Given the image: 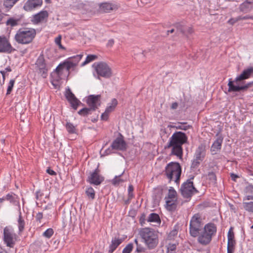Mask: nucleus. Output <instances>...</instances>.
Returning <instances> with one entry per match:
<instances>
[{"label":"nucleus","mask_w":253,"mask_h":253,"mask_svg":"<svg viewBox=\"0 0 253 253\" xmlns=\"http://www.w3.org/2000/svg\"><path fill=\"white\" fill-rule=\"evenodd\" d=\"M18 218L17 219V226L18 229V233L20 234L22 233L25 229V221L22 216L21 210L18 211Z\"/></svg>","instance_id":"nucleus-27"},{"label":"nucleus","mask_w":253,"mask_h":253,"mask_svg":"<svg viewBox=\"0 0 253 253\" xmlns=\"http://www.w3.org/2000/svg\"><path fill=\"white\" fill-rule=\"evenodd\" d=\"M202 227V219L200 213L193 215L190 221L189 233L193 237L198 236Z\"/></svg>","instance_id":"nucleus-10"},{"label":"nucleus","mask_w":253,"mask_h":253,"mask_svg":"<svg viewBox=\"0 0 253 253\" xmlns=\"http://www.w3.org/2000/svg\"><path fill=\"white\" fill-rule=\"evenodd\" d=\"M91 110H92L90 108H84L78 112V114L83 116H86L90 114Z\"/></svg>","instance_id":"nucleus-42"},{"label":"nucleus","mask_w":253,"mask_h":253,"mask_svg":"<svg viewBox=\"0 0 253 253\" xmlns=\"http://www.w3.org/2000/svg\"><path fill=\"white\" fill-rule=\"evenodd\" d=\"M117 104V100L115 98H113L112 99L111 103H109L108 104V106H107L105 110H107V112H111L114 110Z\"/></svg>","instance_id":"nucleus-34"},{"label":"nucleus","mask_w":253,"mask_h":253,"mask_svg":"<svg viewBox=\"0 0 253 253\" xmlns=\"http://www.w3.org/2000/svg\"><path fill=\"white\" fill-rule=\"evenodd\" d=\"M19 0H4L3 5L5 8L10 9Z\"/></svg>","instance_id":"nucleus-38"},{"label":"nucleus","mask_w":253,"mask_h":253,"mask_svg":"<svg viewBox=\"0 0 253 253\" xmlns=\"http://www.w3.org/2000/svg\"><path fill=\"white\" fill-rule=\"evenodd\" d=\"M203 230L208 233L209 235H211V237L214 236L217 232V227L216 225L212 222H210L206 224L203 228Z\"/></svg>","instance_id":"nucleus-25"},{"label":"nucleus","mask_w":253,"mask_h":253,"mask_svg":"<svg viewBox=\"0 0 253 253\" xmlns=\"http://www.w3.org/2000/svg\"><path fill=\"white\" fill-rule=\"evenodd\" d=\"M123 241V238L119 237L113 238L111 242V244L109 246L108 253H113Z\"/></svg>","instance_id":"nucleus-24"},{"label":"nucleus","mask_w":253,"mask_h":253,"mask_svg":"<svg viewBox=\"0 0 253 253\" xmlns=\"http://www.w3.org/2000/svg\"><path fill=\"white\" fill-rule=\"evenodd\" d=\"M18 239V236L11 226L3 228L2 241L3 244L9 248H13Z\"/></svg>","instance_id":"nucleus-7"},{"label":"nucleus","mask_w":253,"mask_h":253,"mask_svg":"<svg viewBox=\"0 0 253 253\" xmlns=\"http://www.w3.org/2000/svg\"><path fill=\"white\" fill-rule=\"evenodd\" d=\"M68 73L66 72V67L61 62L50 74V82L55 88L60 86L62 80L64 79Z\"/></svg>","instance_id":"nucleus-6"},{"label":"nucleus","mask_w":253,"mask_h":253,"mask_svg":"<svg viewBox=\"0 0 253 253\" xmlns=\"http://www.w3.org/2000/svg\"><path fill=\"white\" fill-rule=\"evenodd\" d=\"M113 149H112L111 147H110V148H108V149L105 150V151H104V155H109V154L112 153Z\"/></svg>","instance_id":"nucleus-58"},{"label":"nucleus","mask_w":253,"mask_h":253,"mask_svg":"<svg viewBox=\"0 0 253 253\" xmlns=\"http://www.w3.org/2000/svg\"><path fill=\"white\" fill-rule=\"evenodd\" d=\"M168 196L169 197V199L176 198V192L173 187H170L169 190Z\"/></svg>","instance_id":"nucleus-46"},{"label":"nucleus","mask_w":253,"mask_h":253,"mask_svg":"<svg viewBox=\"0 0 253 253\" xmlns=\"http://www.w3.org/2000/svg\"><path fill=\"white\" fill-rule=\"evenodd\" d=\"M6 200L13 206L16 207L17 211H21L19 197L13 192H10L6 195Z\"/></svg>","instance_id":"nucleus-19"},{"label":"nucleus","mask_w":253,"mask_h":253,"mask_svg":"<svg viewBox=\"0 0 253 253\" xmlns=\"http://www.w3.org/2000/svg\"><path fill=\"white\" fill-rule=\"evenodd\" d=\"M176 249V245L175 244H169L168 246V250L169 251H174Z\"/></svg>","instance_id":"nucleus-55"},{"label":"nucleus","mask_w":253,"mask_h":253,"mask_svg":"<svg viewBox=\"0 0 253 253\" xmlns=\"http://www.w3.org/2000/svg\"><path fill=\"white\" fill-rule=\"evenodd\" d=\"M178 107V103L177 102H173L172 103L171 108L172 109H176Z\"/></svg>","instance_id":"nucleus-62"},{"label":"nucleus","mask_w":253,"mask_h":253,"mask_svg":"<svg viewBox=\"0 0 253 253\" xmlns=\"http://www.w3.org/2000/svg\"><path fill=\"white\" fill-rule=\"evenodd\" d=\"M110 113L109 112H107V110H105V112L101 115V119L105 121L107 120Z\"/></svg>","instance_id":"nucleus-56"},{"label":"nucleus","mask_w":253,"mask_h":253,"mask_svg":"<svg viewBox=\"0 0 253 253\" xmlns=\"http://www.w3.org/2000/svg\"><path fill=\"white\" fill-rule=\"evenodd\" d=\"M111 147L117 150L125 151L126 149V143L122 134L117 137L112 143Z\"/></svg>","instance_id":"nucleus-18"},{"label":"nucleus","mask_w":253,"mask_h":253,"mask_svg":"<svg viewBox=\"0 0 253 253\" xmlns=\"http://www.w3.org/2000/svg\"><path fill=\"white\" fill-rule=\"evenodd\" d=\"M223 140V137L222 135H220L217 137L211 148V151L212 155L216 154L220 151L221 149Z\"/></svg>","instance_id":"nucleus-22"},{"label":"nucleus","mask_w":253,"mask_h":253,"mask_svg":"<svg viewBox=\"0 0 253 253\" xmlns=\"http://www.w3.org/2000/svg\"><path fill=\"white\" fill-rule=\"evenodd\" d=\"M134 195L133 192H128V200H130L132 199Z\"/></svg>","instance_id":"nucleus-64"},{"label":"nucleus","mask_w":253,"mask_h":253,"mask_svg":"<svg viewBox=\"0 0 253 253\" xmlns=\"http://www.w3.org/2000/svg\"><path fill=\"white\" fill-rule=\"evenodd\" d=\"M97 56L95 55H93V54L88 55L86 56L85 61L81 64V67L84 66L86 64L95 60V59H97Z\"/></svg>","instance_id":"nucleus-36"},{"label":"nucleus","mask_w":253,"mask_h":253,"mask_svg":"<svg viewBox=\"0 0 253 253\" xmlns=\"http://www.w3.org/2000/svg\"><path fill=\"white\" fill-rule=\"evenodd\" d=\"M139 234L147 248H155L159 243L158 234L154 229L145 227L140 229Z\"/></svg>","instance_id":"nucleus-3"},{"label":"nucleus","mask_w":253,"mask_h":253,"mask_svg":"<svg viewBox=\"0 0 253 253\" xmlns=\"http://www.w3.org/2000/svg\"><path fill=\"white\" fill-rule=\"evenodd\" d=\"M61 39L62 36L59 35L55 39L54 42L55 44L58 46L60 49L65 50L66 49L65 47L61 44Z\"/></svg>","instance_id":"nucleus-40"},{"label":"nucleus","mask_w":253,"mask_h":253,"mask_svg":"<svg viewBox=\"0 0 253 253\" xmlns=\"http://www.w3.org/2000/svg\"><path fill=\"white\" fill-rule=\"evenodd\" d=\"M65 96L71 104V106L77 110L78 106L81 103V101L75 96L69 88L66 89Z\"/></svg>","instance_id":"nucleus-16"},{"label":"nucleus","mask_w":253,"mask_h":253,"mask_svg":"<svg viewBox=\"0 0 253 253\" xmlns=\"http://www.w3.org/2000/svg\"><path fill=\"white\" fill-rule=\"evenodd\" d=\"M133 248V243H128L123 250L122 253H130L132 252Z\"/></svg>","instance_id":"nucleus-43"},{"label":"nucleus","mask_w":253,"mask_h":253,"mask_svg":"<svg viewBox=\"0 0 253 253\" xmlns=\"http://www.w3.org/2000/svg\"><path fill=\"white\" fill-rule=\"evenodd\" d=\"M234 234L233 232L232 231V228L231 227L228 232L227 239H228V240H234Z\"/></svg>","instance_id":"nucleus-52"},{"label":"nucleus","mask_w":253,"mask_h":253,"mask_svg":"<svg viewBox=\"0 0 253 253\" xmlns=\"http://www.w3.org/2000/svg\"><path fill=\"white\" fill-rule=\"evenodd\" d=\"M6 24L11 27H14L18 24V21L17 20L10 18L7 21Z\"/></svg>","instance_id":"nucleus-48"},{"label":"nucleus","mask_w":253,"mask_h":253,"mask_svg":"<svg viewBox=\"0 0 253 253\" xmlns=\"http://www.w3.org/2000/svg\"><path fill=\"white\" fill-rule=\"evenodd\" d=\"M15 50L5 36H0V53H11Z\"/></svg>","instance_id":"nucleus-15"},{"label":"nucleus","mask_w":253,"mask_h":253,"mask_svg":"<svg viewBox=\"0 0 253 253\" xmlns=\"http://www.w3.org/2000/svg\"><path fill=\"white\" fill-rule=\"evenodd\" d=\"M83 56V54H78L73 56L65 60L62 63L66 67V72L68 75L70 74V70L77 66L79 61L81 60Z\"/></svg>","instance_id":"nucleus-13"},{"label":"nucleus","mask_w":253,"mask_h":253,"mask_svg":"<svg viewBox=\"0 0 253 253\" xmlns=\"http://www.w3.org/2000/svg\"><path fill=\"white\" fill-rule=\"evenodd\" d=\"M51 67V64L45 62L43 55L42 54L38 57L35 63V69L37 72L43 78H46L47 77L48 71Z\"/></svg>","instance_id":"nucleus-11"},{"label":"nucleus","mask_w":253,"mask_h":253,"mask_svg":"<svg viewBox=\"0 0 253 253\" xmlns=\"http://www.w3.org/2000/svg\"><path fill=\"white\" fill-rule=\"evenodd\" d=\"M176 27L177 31L185 35L191 34L194 32L193 29L191 27L185 26L180 24H177Z\"/></svg>","instance_id":"nucleus-28"},{"label":"nucleus","mask_w":253,"mask_h":253,"mask_svg":"<svg viewBox=\"0 0 253 253\" xmlns=\"http://www.w3.org/2000/svg\"><path fill=\"white\" fill-rule=\"evenodd\" d=\"M253 74V68L250 67L245 69L242 73L236 77L234 81L231 79H229L228 84V92H237L242 91L243 92L247 90L252 91L253 90V82L240 83L242 81L248 79Z\"/></svg>","instance_id":"nucleus-1"},{"label":"nucleus","mask_w":253,"mask_h":253,"mask_svg":"<svg viewBox=\"0 0 253 253\" xmlns=\"http://www.w3.org/2000/svg\"><path fill=\"white\" fill-rule=\"evenodd\" d=\"M36 35L35 29L23 27L20 28L16 32L14 39L20 44H29L32 42Z\"/></svg>","instance_id":"nucleus-4"},{"label":"nucleus","mask_w":253,"mask_h":253,"mask_svg":"<svg viewBox=\"0 0 253 253\" xmlns=\"http://www.w3.org/2000/svg\"><path fill=\"white\" fill-rule=\"evenodd\" d=\"M123 174L122 173L119 176H116L112 180V183L114 185L119 184L120 182H122L123 180L120 178V177Z\"/></svg>","instance_id":"nucleus-50"},{"label":"nucleus","mask_w":253,"mask_h":253,"mask_svg":"<svg viewBox=\"0 0 253 253\" xmlns=\"http://www.w3.org/2000/svg\"><path fill=\"white\" fill-rule=\"evenodd\" d=\"M186 122H178L177 125L174 127L177 129H182L186 130L190 128L191 126L190 125H186Z\"/></svg>","instance_id":"nucleus-35"},{"label":"nucleus","mask_w":253,"mask_h":253,"mask_svg":"<svg viewBox=\"0 0 253 253\" xmlns=\"http://www.w3.org/2000/svg\"><path fill=\"white\" fill-rule=\"evenodd\" d=\"M230 176L231 177L232 180L235 181H236V179L238 177V176L237 174H234L233 173H231Z\"/></svg>","instance_id":"nucleus-61"},{"label":"nucleus","mask_w":253,"mask_h":253,"mask_svg":"<svg viewBox=\"0 0 253 253\" xmlns=\"http://www.w3.org/2000/svg\"><path fill=\"white\" fill-rule=\"evenodd\" d=\"M147 221L150 222H161L159 215L156 213H151L149 215L147 219Z\"/></svg>","instance_id":"nucleus-33"},{"label":"nucleus","mask_w":253,"mask_h":253,"mask_svg":"<svg viewBox=\"0 0 253 253\" xmlns=\"http://www.w3.org/2000/svg\"><path fill=\"white\" fill-rule=\"evenodd\" d=\"M202 162L200 160H197L196 159H194L192 161L191 168L193 169L197 168L200 164V162Z\"/></svg>","instance_id":"nucleus-51"},{"label":"nucleus","mask_w":253,"mask_h":253,"mask_svg":"<svg viewBox=\"0 0 253 253\" xmlns=\"http://www.w3.org/2000/svg\"><path fill=\"white\" fill-rule=\"evenodd\" d=\"M208 178L212 182H215L216 181V177L215 173L213 172H209L208 174Z\"/></svg>","instance_id":"nucleus-49"},{"label":"nucleus","mask_w":253,"mask_h":253,"mask_svg":"<svg viewBox=\"0 0 253 253\" xmlns=\"http://www.w3.org/2000/svg\"><path fill=\"white\" fill-rule=\"evenodd\" d=\"M11 71V69L10 67H7L4 69V70L1 71L0 72L2 76V78L3 80L5 79V74H6V72H10Z\"/></svg>","instance_id":"nucleus-53"},{"label":"nucleus","mask_w":253,"mask_h":253,"mask_svg":"<svg viewBox=\"0 0 253 253\" xmlns=\"http://www.w3.org/2000/svg\"><path fill=\"white\" fill-rule=\"evenodd\" d=\"M43 217V214L41 212H39L37 213L35 218L37 221H39L40 223L41 222V219Z\"/></svg>","instance_id":"nucleus-54"},{"label":"nucleus","mask_w":253,"mask_h":253,"mask_svg":"<svg viewBox=\"0 0 253 253\" xmlns=\"http://www.w3.org/2000/svg\"><path fill=\"white\" fill-rule=\"evenodd\" d=\"M42 0H27L23 6V9L27 12H32L40 8L42 5Z\"/></svg>","instance_id":"nucleus-14"},{"label":"nucleus","mask_w":253,"mask_h":253,"mask_svg":"<svg viewBox=\"0 0 253 253\" xmlns=\"http://www.w3.org/2000/svg\"><path fill=\"white\" fill-rule=\"evenodd\" d=\"M114 43V40L113 39H111L109 40L108 43H107V46H112Z\"/></svg>","instance_id":"nucleus-63"},{"label":"nucleus","mask_w":253,"mask_h":253,"mask_svg":"<svg viewBox=\"0 0 253 253\" xmlns=\"http://www.w3.org/2000/svg\"><path fill=\"white\" fill-rule=\"evenodd\" d=\"M46 172L47 173H48L49 174H50V175L54 176V175H56V172L54 171L53 170L50 169L49 168H48L46 169Z\"/></svg>","instance_id":"nucleus-57"},{"label":"nucleus","mask_w":253,"mask_h":253,"mask_svg":"<svg viewBox=\"0 0 253 253\" xmlns=\"http://www.w3.org/2000/svg\"><path fill=\"white\" fill-rule=\"evenodd\" d=\"M251 4V2L249 1H246L241 4L239 6L240 11L244 13L250 11L252 9V7L250 6Z\"/></svg>","instance_id":"nucleus-31"},{"label":"nucleus","mask_w":253,"mask_h":253,"mask_svg":"<svg viewBox=\"0 0 253 253\" xmlns=\"http://www.w3.org/2000/svg\"><path fill=\"white\" fill-rule=\"evenodd\" d=\"M165 174L169 181L174 180L178 184L181 174V167L179 163L173 162L169 163L165 168Z\"/></svg>","instance_id":"nucleus-5"},{"label":"nucleus","mask_w":253,"mask_h":253,"mask_svg":"<svg viewBox=\"0 0 253 253\" xmlns=\"http://www.w3.org/2000/svg\"><path fill=\"white\" fill-rule=\"evenodd\" d=\"M42 195V194L40 190L36 192V198L37 200H38L39 199V197H41Z\"/></svg>","instance_id":"nucleus-60"},{"label":"nucleus","mask_w":253,"mask_h":253,"mask_svg":"<svg viewBox=\"0 0 253 253\" xmlns=\"http://www.w3.org/2000/svg\"><path fill=\"white\" fill-rule=\"evenodd\" d=\"M85 193L88 199L93 200L95 197V192L92 187H87L85 189Z\"/></svg>","instance_id":"nucleus-32"},{"label":"nucleus","mask_w":253,"mask_h":253,"mask_svg":"<svg viewBox=\"0 0 253 253\" xmlns=\"http://www.w3.org/2000/svg\"><path fill=\"white\" fill-rule=\"evenodd\" d=\"M104 180V177L100 174L98 166L93 171L89 173L86 180L90 184L97 186L100 185Z\"/></svg>","instance_id":"nucleus-12"},{"label":"nucleus","mask_w":253,"mask_h":253,"mask_svg":"<svg viewBox=\"0 0 253 253\" xmlns=\"http://www.w3.org/2000/svg\"><path fill=\"white\" fill-rule=\"evenodd\" d=\"M243 206L245 210L248 212H253V202H244Z\"/></svg>","instance_id":"nucleus-39"},{"label":"nucleus","mask_w":253,"mask_h":253,"mask_svg":"<svg viewBox=\"0 0 253 253\" xmlns=\"http://www.w3.org/2000/svg\"><path fill=\"white\" fill-rule=\"evenodd\" d=\"M166 207L167 209L170 211H174L176 207V198L169 199V197H166Z\"/></svg>","instance_id":"nucleus-26"},{"label":"nucleus","mask_w":253,"mask_h":253,"mask_svg":"<svg viewBox=\"0 0 253 253\" xmlns=\"http://www.w3.org/2000/svg\"><path fill=\"white\" fill-rule=\"evenodd\" d=\"M48 17V13L46 10H41L31 17V21L35 25H38L46 20Z\"/></svg>","instance_id":"nucleus-17"},{"label":"nucleus","mask_w":253,"mask_h":253,"mask_svg":"<svg viewBox=\"0 0 253 253\" xmlns=\"http://www.w3.org/2000/svg\"><path fill=\"white\" fill-rule=\"evenodd\" d=\"M198 236V242L204 246H206L210 244L212 238L211 235L206 233V232L203 230L201 232V233L199 232Z\"/></svg>","instance_id":"nucleus-23"},{"label":"nucleus","mask_w":253,"mask_h":253,"mask_svg":"<svg viewBox=\"0 0 253 253\" xmlns=\"http://www.w3.org/2000/svg\"><path fill=\"white\" fill-rule=\"evenodd\" d=\"M118 8L117 4L110 2H103L99 4V11L104 13H110Z\"/></svg>","instance_id":"nucleus-21"},{"label":"nucleus","mask_w":253,"mask_h":253,"mask_svg":"<svg viewBox=\"0 0 253 253\" xmlns=\"http://www.w3.org/2000/svg\"><path fill=\"white\" fill-rule=\"evenodd\" d=\"M97 75V79L100 77L110 78L112 75V70L109 66L104 62H95L92 65Z\"/></svg>","instance_id":"nucleus-9"},{"label":"nucleus","mask_w":253,"mask_h":253,"mask_svg":"<svg viewBox=\"0 0 253 253\" xmlns=\"http://www.w3.org/2000/svg\"><path fill=\"white\" fill-rule=\"evenodd\" d=\"M64 126L68 133L78 134V130L77 128V126H75L73 123L67 122Z\"/></svg>","instance_id":"nucleus-30"},{"label":"nucleus","mask_w":253,"mask_h":253,"mask_svg":"<svg viewBox=\"0 0 253 253\" xmlns=\"http://www.w3.org/2000/svg\"><path fill=\"white\" fill-rule=\"evenodd\" d=\"M100 95H90L88 96L86 100V103L92 111L95 110L100 105Z\"/></svg>","instance_id":"nucleus-20"},{"label":"nucleus","mask_w":253,"mask_h":253,"mask_svg":"<svg viewBox=\"0 0 253 253\" xmlns=\"http://www.w3.org/2000/svg\"><path fill=\"white\" fill-rule=\"evenodd\" d=\"M194 178V176H192L182 184L180 191L184 198L190 199L193 195L199 193L198 190L194 186L193 182Z\"/></svg>","instance_id":"nucleus-8"},{"label":"nucleus","mask_w":253,"mask_h":253,"mask_svg":"<svg viewBox=\"0 0 253 253\" xmlns=\"http://www.w3.org/2000/svg\"><path fill=\"white\" fill-rule=\"evenodd\" d=\"M205 155V150L204 146L200 145L196 150L195 157L197 160L202 161Z\"/></svg>","instance_id":"nucleus-29"},{"label":"nucleus","mask_w":253,"mask_h":253,"mask_svg":"<svg viewBox=\"0 0 253 253\" xmlns=\"http://www.w3.org/2000/svg\"><path fill=\"white\" fill-rule=\"evenodd\" d=\"M54 233L53 230L52 228H48L42 234V236L46 238L49 239Z\"/></svg>","instance_id":"nucleus-44"},{"label":"nucleus","mask_w":253,"mask_h":253,"mask_svg":"<svg viewBox=\"0 0 253 253\" xmlns=\"http://www.w3.org/2000/svg\"><path fill=\"white\" fill-rule=\"evenodd\" d=\"M241 20V16H239L236 18H231L228 20L227 23L233 25L235 23Z\"/></svg>","instance_id":"nucleus-47"},{"label":"nucleus","mask_w":253,"mask_h":253,"mask_svg":"<svg viewBox=\"0 0 253 253\" xmlns=\"http://www.w3.org/2000/svg\"><path fill=\"white\" fill-rule=\"evenodd\" d=\"M134 242L136 245L135 252L138 253H141L144 252L145 251V248L141 244L138 243L137 239L135 238L134 240Z\"/></svg>","instance_id":"nucleus-41"},{"label":"nucleus","mask_w":253,"mask_h":253,"mask_svg":"<svg viewBox=\"0 0 253 253\" xmlns=\"http://www.w3.org/2000/svg\"><path fill=\"white\" fill-rule=\"evenodd\" d=\"M188 141V137L186 133L182 131H175L169 138L166 149L171 148L170 155L176 156L182 159L183 156L182 145Z\"/></svg>","instance_id":"nucleus-2"},{"label":"nucleus","mask_w":253,"mask_h":253,"mask_svg":"<svg viewBox=\"0 0 253 253\" xmlns=\"http://www.w3.org/2000/svg\"><path fill=\"white\" fill-rule=\"evenodd\" d=\"M235 243V241L234 240H228L227 249V253H233Z\"/></svg>","instance_id":"nucleus-37"},{"label":"nucleus","mask_w":253,"mask_h":253,"mask_svg":"<svg viewBox=\"0 0 253 253\" xmlns=\"http://www.w3.org/2000/svg\"><path fill=\"white\" fill-rule=\"evenodd\" d=\"M14 83H15V80L11 79L10 80V81L8 83V86H7L6 95H8V94H10L12 90Z\"/></svg>","instance_id":"nucleus-45"},{"label":"nucleus","mask_w":253,"mask_h":253,"mask_svg":"<svg viewBox=\"0 0 253 253\" xmlns=\"http://www.w3.org/2000/svg\"><path fill=\"white\" fill-rule=\"evenodd\" d=\"M242 20H247V19H253V16L250 15H246L242 16H241Z\"/></svg>","instance_id":"nucleus-59"}]
</instances>
